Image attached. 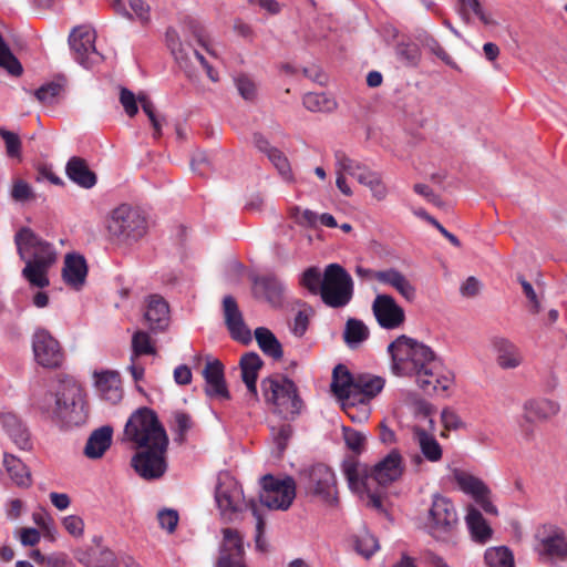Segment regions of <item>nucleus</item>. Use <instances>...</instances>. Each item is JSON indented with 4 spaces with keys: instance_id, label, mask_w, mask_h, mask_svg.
Segmentation results:
<instances>
[{
    "instance_id": "58",
    "label": "nucleus",
    "mask_w": 567,
    "mask_h": 567,
    "mask_svg": "<svg viewBox=\"0 0 567 567\" xmlns=\"http://www.w3.org/2000/svg\"><path fill=\"white\" fill-rule=\"evenodd\" d=\"M423 45L431 53L435 54L440 60H442L445 64L457 68L453 59L446 53V51L442 48L436 39L433 37H426Z\"/></svg>"
},
{
    "instance_id": "40",
    "label": "nucleus",
    "mask_w": 567,
    "mask_h": 567,
    "mask_svg": "<svg viewBox=\"0 0 567 567\" xmlns=\"http://www.w3.org/2000/svg\"><path fill=\"white\" fill-rule=\"evenodd\" d=\"M255 339L260 350L268 357L275 360L282 358V348L276 336L265 327L256 328Z\"/></svg>"
},
{
    "instance_id": "51",
    "label": "nucleus",
    "mask_w": 567,
    "mask_h": 567,
    "mask_svg": "<svg viewBox=\"0 0 567 567\" xmlns=\"http://www.w3.org/2000/svg\"><path fill=\"white\" fill-rule=\"evenodd\" d=\"M267 156L269 161L274 164V166L277 168L282 179L287 183H292L293 175L288 158L284 155V153L278 148H275L269 150V154H267Z\"/></svg>"
},
{
    "instance_id": "6",
    "label": "nucleus",
    "mask_w": 567,
    "mask_h": 567,
    "mask_svg": "<svg viewBox=\"0 0 567 567\" xmlns=\"http://www.w3.org/2000/svg\"><path fill=\"white\" fill-rule=\"evenodd\" d=\"M262 396L272 413L285 420H293L302 410L303 402L293 381L269 377L260 383Z\"/></svg>"
},
{
    "instance_id": "34",
    "label": "nucleus",
    "mask_w": 567,
    "mask_h": 567,
    "mask_svg": "<svg viewBox=\"0 0 567 567\" xmlns=\"http://www.w3.org/2000/svg\"><path fill=\"white\" fill-rule=\"evenodd\" d=\"M465 523L474 542L485 544L492 538L491 526L474 506H468Z\"/></svg>"
},
{
    "instance_id": "63",
    "label": "nucleus",
    "mask_w": 567,
    "mask_h": 567,
    "mask_svg": "<svg viewBox=\"0 0 567 567\" xmlns=\"http://www.w3.org/2000/svg\"><path fill=\"white\" fill-rule=\"evenodd\" d=\"M174 422L176 426L179 440L183 441L186 433L192 429L193 421L190 415L184 412H176L174 415Z\"/></svg>"
},
{
    "instance_id": "60",
    "label": "nucleus",
    "mask_w": 567,
    "mask_h": 567,
    "mask_svg": "<svg viewBox=\"0 0 567 567\" xmlns=\"http://www.w3.org/2000/svg\"><path fill=\"white\" fill-rule=\"evenodd\" d=\"M65 530L73 537L80 538L84 533V520L78 515L65 516L62 520Z\"/></svg>"
},
{
    "instance_id": "45",
    "label": "nucleus",
    "mask_w": 567,
    "mask_h": 567,
    "mask_svg": "<svg viewBox=\"0 0 567 567\" xmlns=\"http://www.w3.org/2000/svg\"><path fill=\"white\" fill-rule=\"evenodd\" d=\"M484 558L488 567H515L513 554L505 546L486 549Z\"/></svg>"
},
{
    "instance_id": "37",
    "label": "nucleus",
    "mask_w": 567,
    "mask_h": 567,
    "mask_svg": "<svg viewBox=\"0 0 567 567\" xmlns=\"http://www.w3.org/2000/svg\"><path fill=\"white\" fill-rule=\"evenodd\" d=\"M65 172L68 177L83 188H92L96 184L95 174L87 167L86 163L79 157L69 159Z\"/></svg>"
},
{
    "instance_id": "39",
    "label": "nucleus",
    "mask_w": 567,
    "mask_h": 567,
    "mask_svg": "<svg viewBox=\"0 0 567 567\" xmlns=\"http://www.w3.org/2000/svg\"><path fill=\"white\" fill-rule=\"evenodd\" d=\"M370 331L368 326L359 319L349 318L343 330V340L350 349L358 348L368 340Z\"/></svg>"
},
{
    "instance_id": "23",
    "label": "nucleus",
    "mask_w": 567,
    "mask_h": 567,
    "mask_svg": "<svg viewBox=\"0 0 567 567\" xmlns=\"http://www.w3.org/2000/svg\"><path fill=\"white\" fill-rule=\"evenodd\" d=\"M93 379L95 391L102 400L112 404L122 400L123 388L118 372L113 370L95 371Z\"/></svg>"
},
{
    "instance_id": "33",
    "label": "nucleus",
    "mask_w": 567,
    "mask_h": 567,
    "mask_svg": "<svg viewBox=\"0 0 567 567\" xmlns=\"http://www.w3.org/2000/svg\"><path fill=\"white\" fill-rule=\"evenodd\" d=\"M493 348L497 353V363L503 369H515L522 361L523 357L518 348L505 338H494Z\"/></svg>"
},
{
    "instance_id": "17",
    "label": "nucleus",
    "mask_w": 567,
    "mask_h": 567,
    "mask_svg": "<svg viewBox=\"0 0 567 567\" xmlns=\"http://www.w3.org/2000/svg\"><path fill=\"white\" fill-rule=\"evenodd\" d=\"M32 350L37 363L43 368H59L63 362V351L59 341L43 328L34 331Z\"/></svg>"
},
{
    "instance_id": "28",
    "label": "nucleus",
    "mask_w": 567,
    "mask_h": 567,
    "mask_svg": "<svg viewBox=\"0 0 567 567\" xmlns=\"http://www.w3.org/2000/svg\"><path fill=\"white\" fill-rule=\"evenodd\" d=\"M144 317L153 331L164 330L169 322L168 303L159 295L148 296Z\"/></svg>"
},
{
    "instance_id": "55",
    "label": "nucleus",
    "mask_w": 567,
    "mask_h": 567,
    "mask_svg": "<svg viewBox=\"0 0 567 567\" xmlns=\"http://www.w3.org/2000/svg\"><path fill=\"white\" fill-rule=\"evenodd\" d=\"M0 136L6 143L7 154L9 157H20L21 141L18 134L10 132L3 127L0 128Z\"/></svg>"
},
{
    "instance_id": "19",
    "label": "nucleus",
    "mask_w": 567,
    "mask_h": 567,
    "mask_svg": "<svg viewBox=\"0 0 567 567\" xmlns=\"http://www.w3.org/2000/svg\"><path fill=\"white\" fill-rule=\"evenodd\" d=\"M166 43L172 54L174 55L176 62L179 64L182 69L185 70L188 76H190L188 66L192 63V60L195 59L205 68L206 73L212 81L216 82L218 80L216 73L214 72L213 68L207 63L204 55L200 54L198 51L193 50L190 47L184 45L179 41V37L175 30H167Z\"/></svg>"
},
{
    "instance_id": "21",
    "label": "nucleus",
    "mask_w": 567,
    "mask_h": 567,
    "mask_svg": "<svg viewBox=\"0 0 567 567\" xmlns=\"http://www.w3.org/2000/svg\"><path fill=\"white\" fill-rule=\"evenodd\" d=\"M243 537L236 529H223V544L216 567H247Z\"/></svg>"
},
{
    "instance_id": "64",
    "label": "nucleus",
    "mask_w": 567,
    "mask_h": 567,
    "mask_svg": "<svg viewBox=\"0 0 567 567\" xmlns=\"http://www.w3.org/2000/svg\"><path fill=\"white\" fill-rule=\"evenodd\" d=\"M441 421L447 430H458L463 426V422L458 414L451 409H444L442 411Z\"/></svg>"
},
{
    "instance_id": "30",
    "label": "nucleus",
    "mask_w": 567,
    "mask_h": 567,
    "mask_svg": "<svg viewBox=\"0 0 567 567\" xmlns=\"http://www.w3.org/2000/svg\"><path fill=\"white\" fill-rule=\"evenodd\" d=\"M87 276L86 260L79 254H66L64 258V266L62 269V277L66 285L74 289H80Z\"/></svg>"
},
{
    "instance_id": "3",
    "label": "nucleus",
    "mask_w": 567,
    "mask_h": 567,
    "mask_svg": "<svg viewBox=\"0 0 567 567\" xmlns=\"http://www.w3.org/2000/svg\"><path fill=\"white\" fill-rule=\"evenodd\" d=\"M33 404L65 427L80 426L87 419L83 389L72 378L60 379L53 390L35 396Z\"/></svg>"
},
{
    "instance_id": "62",
    "label": "nucleus",
    "mask_w": 567,
    "mask_h": 567,
    "mask_svg": "<svg viewBox=\"0 0 567 567\" xmlns=\"http://www.w3.org/2000/svg\"><path fill=\"white\" fill-rule=\"evenodd\" d=\"M159 526L167 533H173L178 523V514L174 509H162L157 514Z\"/></svg>"
},
{
    "instance_id": "49",
    "label": "nucleus",
    "mask_w": 567,
    "mask_h": 567,
    "mask_svg": "<svg viewBox=\"0 0 567 567\" xmlns=\"http://www.w3.org/2000/svg\"><path fill=\"white\" fill-rule=\"evenodd\" d=\"M299 284L311 295H320L323 287V274L317 267L306 269L299 279Z\"/></svg>"
},
{
    "instance_id": "18",
    "label": "nucleus",
    "mask_w": 567,
    "mask_h": 567,
    "mask_svg": "<svg viewBox=\"0 0 567 567\" xmlns=\"http://www.w3.org/2000/svg\"><path fill=\"white\" fill-rule=\"evenodd\" d=\"M372 312L378 324L386 330H395L405 321L404 309L386 293L377 295L372 302Z\"/></svg>"
},
{
    "instance_id": "11",
    "label": "nucleus",
    "mask_w": 567,
    "mask_h": 567,
    "mask_svg": "<svg viewBox=\"0 0 567 567\" xmlns=\"http://www.w3.org/2000/svg\"><path fill=\"white\" fill-rule=\"evenodd\" d=\"M259 502L268 509L287 511L296 497V481L267 474L260 478Z\"/></svg>"
},
{
    "instance_id": "44",
    "label": "nucleus",
    "mask_w": 567,
    "mask_h": 567,
    "mask_svg": "<svg viewBox=\"0 0 567 567\" xmlns=\"http://www.w3.org/2000/svg\"><path fill=\"white\" fill-rule=\"evenodd\" d=\"M302 102L305 107L310 112H331L337 106L336 101L324 93H307Z\"/></svg>"
},
{
    "instance_id": "5",
    "label": "nucleus",
    "mask_w": 567,
    "mask_h": 567,
    "mask_svg": "<svg viewBox=\"0 0 567 567\" xmlns=\"http://www.w3.org/2000/svg\"><path fill=\"white\" fill-rule=\"evenodd\" d=\"M215 501L223 518L234 520L239 513L250 508L256 518L255 543L256 548L265 551L267 548L265 535V520L255 501L247 502L240 484L229 472H220L215 487Z\"/></svg>"
},
{
    "instance_id": "61",
    "label": "nucleus",
    "mask_w": 567,
    "mask_h": 567,
    "mask_svg": "<svg viewBox=\"0 0 567 567\" xmlns=\"http://www.w3.org/2000/svg\"><path fill=\"white\" fill-rule=\"evenodd\" d=\"M517 280L522 285L523 291L529 301L530 311L533 313H538L542 309V305H540V300H539L537 293L535 292L532 284L528 282L523 276H518Z\"/></svg>"
},
{
    "instance_id": "16",
    "label": "nucleus",
    "mask_w": 567,
    "mask_h": 567,
    "mask_svg": "<svg viewBox=\"0 0 567 567\" xmlns=\"http://www.w3.org/2000/svg\"><path fill=\"white\" fill-rule=\"evenodd\" d=\"M535 549L540 556L553 559L567 557V537L564 532L553 524H544L535 532Z\"/></svg>"
},
{
    "instance_id": "29",
    "label": "nucleus",
    "mask_w": 567,
    "mask_h": 567,
    "mask_svg": "<svg viewBox=\"0 0 567 567\" xmlns=\"http://www.w3.org/2000/svg\"><path fill=\"white\" fill-rule=\"evenodd\" d=\"M385 380L378 375L358 374L355 381V396L353 406H365L370 400L378 395L384 388Z\"/></svg>"
},
{
    "instance_id": "41",
    "label": "nucleus",
    "mask_w": 567,
    "mask_h": 567,
    "mask_svg": "<svg viewBox=\"0 0 567 567\" xmlns=\"http://www.w3.org/2000/svg\"><path fill=\"white\" fill-rule=\"evenodd\" d=\"M334 159L336 173L341 175L348 174L357 181H359V176L363 175L364 172L369 168L365 164L349 157L343 151H336Z\"/></svg>"
},
{
    "instance_id": "38",
    "label": "nucleus",
    "mask_w": 567,
    "mask_h": 567,
    "mask_svg": "<svg viewBox=\"0 0 567 567\" xmlns=\"http://www.w3.org/2000/svg\"><path fill=\"white\" fill-rule=\"evenodd\" d=\"M3 466L11 481L19 487H29L32 483L29 467L12 454L4 453Z\"/></svg>"
},
{
    "instance_id": "53",
    "label": "nucleus",
    "mask_w": 567,
    "mask_h": 567,
    "mask_svg": "<svg viewBox=\"0 0 567 567\" xmlns=\"http://www.w3.org/2000/svg\"><path fill=\"white\" fill-rule=\"evenodd\" d=\"M271 433L276 445V451L274 453L277 457H280L292 435V427L290 424H281L278 427H272Z\"/></svg>"
},
{
    "instance_id": "32",
    "label": "nucleus",
    "mask_w": 567,
    "mask_h": 567,
    "mask_svg": "<svg viewBox=\"0 0 567 567\" xmlns=\"http://www.w3.org/2000/svg\"><path fill=\"white\" fill-rule=\"evenodd\" d=\"M0 424L19 449L29 450L31 447L29 431L16 414L11 412L1 413Z\"/></svg>"
},
{
    "instance_id": "13",
    "label": "nucleus",
    "mask_w": 567,
    "mask_h": 567,
    "mask_svg": "<svg viewBox=\"0 0 567 567\" xmlns=\"http://www.w3.org/2000/svg\"><path fill=\"white\" fill-rule=\"evenodd\" d=\"M560 411V404L548 398H532L523 404V415L518 421V430L526 441H532L535 435V421H547L556 416Z\"/></svg>"
},
{
    "instance_id": "10",
    "label": "nucleus",
    "mask_w": 567,
    "mask_h": 567,
    "mask_svg": "<svg viewBox=\"0 0 567 567\" xmlns=\"http://www.w3.org/2000/svg\"><path fill=\"white\" fill-rule=\"evenodd\" d=\"M146 229L144 215L127 204L114 208L107 220L110 235L122 241H136L146 234Z\"/></svg>"
},
{
    "instance_id": "36",
    "label": "nucleus",
    "mask_w": 567,
    "mask_h": 567,
    "mask_svg": "<svg viewBox=\"0 0 567 567\" xmlns=\"http://www.w3.org/2000/svg\"><path fill=\"white\" fill-rule=\"evenodd\" d=\"M413 439L417 443L424 458L429 462L436 463L443 456V450L439 441L429 434L425 430L413 427Z\"/></svg>"
},
{
    "instance_id": "24",
    "label": "nucleus",
    "mask_w": 567,
    "mask_h": 567,
    "mask_svg": "<svg viewBox=\"0 0 567 567\" xmlns=\"http://www.w3.org/2000/svg\"><path fill=\"white\" fill-rule=\"evenodd\" d=\"M379 284L393 288L404 300L413 302L416 299V287L396 268H386L373 274Z\"/></svg>"
},
{
    "instance_id": "48",
    "label": "nucleus",
    "mask_w": 567,
    "mask_h": 567,
    "mask_svg": "<svg viewBox=\"0 0 567 567\" xmlns=\"http://www.w3.org/2000/svg\"><path fill=\"white\" fill-rule=\"evenodd\" d=\"M0 68L4 69L9 74L19 76L23 69L19 60L13 55L10 48L0 34Z\"/></svg>"
},
{
    "instance_id": "20",
    "label": "nucleus",
    "mask_w": 567,
    "mask_h": 567,
    "mask_svg": "<svg viewBox=\"0 0 567 567\" xmlns=\"http://www.w3.org/2000/svg\"><path fill=\"white\" fill-rule=\"evenodd\" d=\"M205 380V394L219 402L230 400V392L227 388L224 373V364L218 359L208 358L203 370Z\"/></svg>"
},
{
    "instance_id": "15",
    "label": "nucleus",
    "mask_w": 567,
    "mask_h": 567,
    "mask_svg": "<svg viewBox=\"0 0 567 567\" xmlns=\"http://www.w3.org/2000/svg\"><path fill=\"white\" fill-rule=\"evenodd\" d=\"M168 444L164 446L142 447L132 457V466L136 473L145 480H156L164 475L167 470L165 454Z\"/></svg>"
},
{
    "instance_id": "43",
    "label": "nucleus",
    "mask_w": 567,
    "mask_h": 567,
    "mask_svg": "<svg viewBox=\"0 0 567 567\" xmlns=\"http://www.w3.org/2000/svg\"><path fill=\"white\" fill-rule=\"evenodd\" d=\"M458 2L461 3L458 14L464 22H470V16L467 11L471 10L483 24L487 27L497 24V21L494 19L493 14L485 11L478 0H458Z\"/></svg>"
},
{
    "instance_id": "52",
    "label": "nucleus",
    "mask_w": 567,
    "mask_h": 567,
    "mask_svg": "<svg viewBox=\"0 0 567 567\" xmlns=\"http://www.w3.org/2000/svg\"><path fill=\"white\" fill-rule=\"evenodd\" d=\"M354 548L361 556L370 558L379 549V542L369 532H363L355 537Z\"/></svg>"
},
{
    "instance_id": "31",
    "label": "nucleus",
    "mask_w": 567,
    "mask_h": 567,
    "mask_svg": "<svg viewBox=\"0 0 567 567\" xmlns=\"http://www.w3.org/2000/svg\"><path fill=\"white\" fill-rule=\"evenodd\" d=\"M113 440V427L103 425L94 430L87 437L84 446V455L90 460L101 458L110 449Z\"/></svg>"
},
{
    "instance_id": "12",
    "label": "nucleus",
    "mask_w": 567,
    "mask_h": 567,
    "mask_svg": "<svg viewBox=\"0 0 567 567\" xmlns=\"http://www.w3.org/2000/svg\"><path fill=\"white\" fill-rule=\"evenodd\" d=\"M458 517L453 502L440 494H435L429 509L425 527L436 539H446L457 525Z\"/></svg>"
},
{
    "instance_id": "42",
    "label": "nucleus",
    "mask_w": 567,
    "mask_h": 567,
    "mask_svg": "<svg viewBox=\"0 0 567 567\" xmlns=\"http://www.w3.org/2000/svg\"><path fill=\"white\" fill-rule=\"evenodd\" d=\"M358 182L361 185L368 187L377 200L385 199L389 194V189L383 182L381 173L373 171L370 167L364 172L363 175L359 176Z\"/></svg>"
},
{
    "instance_id": "59",
    "label": "nucleus",
    "mask_w": 567,
    "mask_h": 567,
    "mask_svg": "<svg viewBox=\"0 0 567 567\" xmlns=\"http://www.w3.org/2000/svg\"><path fill=\"white\" fill-rule=\"evenodd\" d=\"M120 102L126 113L127 116L130 117H133L137 114L138 112V106H137V102H138V96L136 97L135 94L126 89V87H122L121 89V92H120Z\"/></svg>"
},
{
    "instance_id": "7",
    "label": "nucleus",
    "mask_w": 567,
    "mask_h": 567,
    "mask_svg": "<svg viewBox=\"0 0 567 567\" xmlns=\"http://www.w3.org/2000/svg\"><path fill=\"white\" fill-rule=\"evenodd\" d=\"M124 441L132 443L135 449H142L164 446L168 444V436L155 412L141 408L126 421Z\"/></svg>"
},
{
    "instance_id": "57",
    "label": "nucleus",
    "mask_w": 567,
    "mask_h": 567,
    "mask_svg": "<svg viewBox=\"0 0 567 567\" xmlns=\"http://www.w3.org/2000/svg\"><path fill=\"white\" fill-rule=\"evenodd\" d=\"M343 439L348 449L361 453L365 443V435L355 430L343 427Z\"/></svg>"
},
{
    "instance_id": "25",
    "label": "nucleus",
    "mask_w": 567,
    "mask_h": 567,
    "mask_svg": "<svg viewBox=\"0 0 567 567\" xmlns=\"http://www.w3.org/2000/svg\"><path fill=\"white\" fill-rule=\"evenodd\" d=\"M355 381L357 377H353L344 365L338 364L333 369L331 390L341 401L343 409L353 406Z\"/></svg>"
},
{
    "instance_id": "9",
    "label": "nucleus",
    "mask_w": 567,
    "mask_h": 567,
    "mask_svg": "<svg viewBox=\"0 0 567 567\" xmlns=\"http://www.w3.org/2000/svg\"><path fill=\"white\" fill-rule=\"evenodd\" d=\"M353 292L350 274L339 264H329L323 271L322 302L333 309L344 308L352 300Z\"/></svg>"
},
{
    "instance_id": "2",
    "label": "nucleus",
    "mask_w": 567,
    "mask_h": 567,
    "mask_svg": "<svg viewBox=\"0 0 567 567\" xmlns=\"http://www.w3.org/2000/svg\"><path fill=\"white\" fill-rule=\"evenodd\" d=\"M342 471L349 488L360 497H367L369 505L379 509L382 507V488L402 476L404 463L401 453L392 450L373 466L347 460Z\"/></svg>"
},
{
    "instance_id": "22",
    "label": "nucleus",
    "mask_w": 567,
    "mask_h": 567,
    "mask_svg": "<svg viewBox=\"0 0 567 567\" xmlns=\"http://www.w3.org/2000/svg\"><path fill=\"white\" fill-rule=\"evenodd\" d=\"M223 315L225 324L234 340L243 343L251 341L250 329L244 321L243 312L240 311L237 301L233 296H225L223 299Z\"/></svg>"
},
{
    "instance_id": "46",
    "label": "nucleus",
    "mask_w": 567,
    "mask_h": 567,
    "mask_svg": "<svg viewBox=\"0 0 567 567\" xmlns=\"http://www.w3.org/2000/svg\"><path fill=\"white\" fill-rule=\"evenodd\" d=\"M396 59L405 66H416L421 60V51L416 43L400 42L395 47Z\"/></svg>"
},
{
    "instance_id": "26",
    "label": "nucleus",
    "mask_w": 567,
    "mask_h": 567,
    "mask_svg": "<svg viewBox=\"0 0 567 567\" xmlns=\"http://www.w3.org/2000/svg\"><path fill=\"white\" fill-rule=\"evenodd\" d=\"M285 291V284L276 276L267 275L254 279L255 296L265 299L275 308L282 305Z\"/></svg>"
},
{
    "instance_id": "47",
    "label": "nucleus",
    "mask_w": 567,
    "mask_h": 567,
    "mask_svg": "<svg viewBox=\"0 0 567 567\" xmlns=\"http://www.w3.org/2000/svg\"><path fill=\"white\" fill-rule=\"evenodd\" d=\"M156 350L152 343L151 337L145 331H136L132 337L131 361L136 360L141 355L155 354Z\"/></svg>"
},
{
    "instance_id": "50",
    "label": "nucleus",
    "mask_w": 567,
    "mask_h": 567,
    "mask_svg": "<svg viewBox=\"0 0 567 567\" xmlns=\"http://www.w3.org/2000/svg\"><path fill=\"white\" fill-rule=\"evenodd\" d=\"M288 215L295 224L301 227L316 228L318 225L319 215L313 210L293 206L289 209Z\"/></svg>"
},
{
    "instance_id": "35",
    "label": "nucleus",
    "mask_w": 567,
    "mask_h": 567,
    "mask_svg": "<svg viewBox=\"0 0 567 567\" xmlns=\"http://www.w3.org/2000/svg\"><path fill=\"white\" fill-rule=\"evenodd\" d=\"M452 478L457 487L473 499L477 498L483 493H491L489 488L481 478L464 470L454 468L452 471Z\"/></svg>"
},
{
    "instance_id": "8",
    "label": "nucleus",
    "mask_w": 567,
    "mask_h": 567,
    "mask_svg": "<svg viewBox=\"0 0 567 567\" xmlns=\"http://www.w3.org/2000/svg\"><path fill=\"white\" fill-rule=\"evenodd\" d=\"M299 486L307 497L327 505L337 501V478L334 472L327 465L318 463L299 473Z\"/></svg>"
},
{
    "instance_id": "27",
    "label": "nucleus",
    "mask_w": 567,
    "mask_h": 567,
    "mask_svg": "<svg viewBox=\"0 0 567 567\" xmlns=\"http://www.w3.org/2000/svg\"><path fill=\"white\" fill-rule=\"evenodd\" d=\"M239 367L243 382L246 384L248 390V401L255 403L258 401L257 378L258 372L262 367V360L258 353L248 352L240 358Z\"/></svg>"
},
{
    "instance_id": "4",
    "label": "nucleus",
    "mask_w": 567,
    "mask_h": 567,
    "mask_svg": "<svg viewBox=\"0 0 567 567\" xmlns=\"http://www.w3.org/2000/svg\"><path fill=\"white\" fill-rule=\"evenodd\" d=\"M14 244L20 259L25 262L21 271L22 277L32 287H48L49 270L58 259L54 246L29 227H22L16 233Z\"/></svg>"
},
{
    "instance_id": "14",
    "label": "nucleus",
    "mask_w": 567,
    "mask_h": 567,
    "mask_svg": "<svg viewBox=\"0 0 567 567\" xmlns=\"http://www.w3.org/2000/svg\"><path fill=\"white\" fill-rule=\"evenodd\" d=\"M95 31L90 25L76 27L69 35L73 59L84 69H92L103 60L95 48Z\"/></svg>"
},
{
    "instance_id": "56",
    "label": "nucleus",
    "mask_w": 567,
    "mask_h": 567,
    "mask_svg": "<svg viewBox=\"0 0 567 567\" xmlns=\"http://www.w3.org/2000/svg\"><path fill=\"white\" fill-rule=\"evenodd\" d=\"M62 91V85L56 82H50L35 91L37 99L45 104H51L55 101Z\"/></svg>"
},
{
    "instance_id": "54",
    "label": "nucleus",
    "mask_w": 567,
    "mask_h": 567,
    "mask_svg": "<svg viewBox=\"0 0 567 567\" xmlns=\"http://www.w3.org/2000/svg\"><path fill=\"white\" fill-rule=\"evenodd\" d=\"M138 103L141 104L143 112L147 115L150 122L152 123V126L155 131V136H159L162 131V123L161 120L155 114V109L152 101L147 97L146 94H138Z\"/></svg>"
},
{
    "instance_id": "1",
    "label": "nucleus",
    "mask_w": 567,
    "mask_h": 567,
    "mask_svg": "<svg viewBox=\"0 0 567 567\" xmlns=\"http://www.w3.org/2000/svg\"><path fill=\"white\" fill-rule=\"evenodd\" d=\"M386 351L391 359V373L413 379L427 394L445 392L454 383L453 372L444 367L441 358L413 338L401 334L388 346Z\"/></svg>"
}]
</instances>
